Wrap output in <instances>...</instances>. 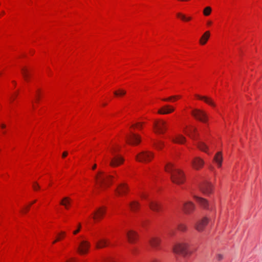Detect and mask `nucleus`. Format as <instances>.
<instances>
[{
  "mask_svg": "<svg viewBox=\"0 0 262 262\" xmlns=\"http://www.w3.org/2000/svg\"><path fill=\"white\" fill-rule=\"evenodd\" d=\"M116 174L115 176H113L107 174L102 171H99L95 177L96 189H105L116 179Z\"/></svg>",
  "mask_w": 262,
  "mask_h": 262,
  "instance_id": "f257e3e1",
  "label": "nucleus"
},
{
  "mask_svg": "<svg viewBox=\"0 0 262 262\" xmlns=\"http://www.w3.org/2000/svg\"><path fill=\"white\" fill-rule=\"evenodd\" d=\"M165 170L166 172L170 174L171 180L173 183L181 184L184 182L185 180L184 174L171 162L166 164Z\"/></svg>",
  "mask_w": 262,
  "mask_h": 262,
  "instance_id": "f03ea898",
  "label": "nucleus"
},
{
  "mask_svg": "<svg viewBox=\"0 0 262 262\" xmlns=\"http://www.w3.org/2000/svg\"><path fill=\"white\" fill-rule=\"evenodd\" d=\"M143 124L141 122H137L133 124L130 128L129 133L126 134L123 137L124 141L130 145H138L141 142L140 137L134 132L135 129H141L142 128Z\"/></svg>",
  "mask_w": 262,
  "mask_h": 262,
  "instance_id": "7ed1b4c3",
  "label": "nucleus"
},
{
  "mask_svg": "<svg viewBox=\"0 0 262 262\" xmlns=\"http://www.w3.org/2000/svg\"><path fill=\"white\" fill-rule=\"evenodd\" d=\"M119 146L118 144L113 143L110 147V152L112 154L111 157L110 158V165L112 167L118 166L123 163V158L117 152L119 149Z\"/></svg>",
  "mask_w": 262,
  "mask_h": 262,
  "instance_id": "20e7f679",
  "label": "nucleus"
},
{
  "mask_svg": "<svg viewBox=\"0 0 262 262\" xmlns=\"http://www.w3.org/2000/svg\"><path fill=\"white\" fill-rule=\"evenodd\" d=\"M139 195L142 200L147 202L150 209L154 211L160 212L162 209L161 205L157 201L153 200L149 196L147 191L145 190H140L139 192Z\"/></svg>",
  "mask_w": 262,
  "mask_h": 262,
  "instance_id": "39448f33",
  "label": "nucleus"
},
{
  "mask_svg": "<svg viewBox=\"0 0 262 262\" xmlns=\"http://www.w3.org/2000/svg\"><path fill=\"white\" fill-rule=\"evenodd\" d=\"M77 251L80 254H86L90 248V243L83 236L74 238Z\"/></svg>",
  "mask_w": 262,
  "mask_h": 262,
  "instance_id": "423d86ee",
  "label": "nucleus"
},
{
  "mask_svg": "<svg viewBox=\"0 0 262 262\" xmlns=\"http://www.w3.org/2000/svg\"><path fill=\"white\" fill-rule=\"evenodd\" d=\"M93 241L97 249L102 248L108 245L107 241L105 238L103 233L98 231L93 235Z\"/></svg>",
  "mask_w": 262,
  "mask_h": 262,
  "instance_id": "0eeeda50",
  "label": "nucleus"
},
{
  "mask_svg": "<svg viewBox=\"0 0 262 262\" xmlns=\"http://www.w3.org/2000/svg\"><path fill=\"white\" fill-rule=\"evenodd\" d=\"M173 252L176 254H180L184 256H187L191 253L189 245L186 243L176 244L173 248Z\"/></svg>",
  "mask_w": 262,
  "mask_h": 262,
  "instance_id": "6e6552de",
  "label": "nucleus"
},
{
  "mask_svg": "<svg viewBox=\"0 0 262 262\" xmlns=\"http://www.w3.org/2000/svg\"><path fill=\"white\" fill-rule=\"evenodd\" d=\"M154 129L155 133L158 134H163L167 129L166 122L161 120H158L154 121Z\"/></svg>",
  "mask_w": 262,
  "mask_h": 262,
  "instance_id": "1a4fd4ad",
  "label": "nucleus"
},
{
  "mask_svg": "<svg viewBox=\"0 0 262 262\" xmlns=\"http://www.w3.org/2000/svg\"><path fill=\"white\" fill-rule=\"evenodd\" d=\"M154 157L153 153L150 151H142L136 157V160L139 162H148L150 161Z\"/></svg>",
  "mask_w": 262,
  "mask_h": 262,
  "instance_id": "9d476101",
  "label": "nucleus"
},
{
  "mask_svg": "<svg viewBox=\"0 0 262 262\" xmlns=\"http://www.w3.org/2000/svg\"><path fill=\"white\" fill-rule=\"evenodd\" d=\"M194 98L197 100L203 101L212 108H216V103L211 98L209 97L195 94L194 95Z\"/></svg>",
  "mask_w": 262,
  "mask_h": 262,
  "instance_id": "9b49d317",
  "label": "nucleus"
},
{
  "mask_svg": "<svg viewBox=\"0 0 262 262\" xmlns=\"http://www.w3.org/2000/svg\"><path fill=\"white\" fill-rule=\"evenodd\" d=\"M184 132L193 140H196L198 139V133L194 126L192 125L186 126L184 129Z\"/></svg>",
  "mask_w": 262,
  "mask_h": 262,
  "instance_id": "f8f14e48",
  "label": "nucleus"
},
{
  "mask_svg": "<svg viewBox=\"0 0 262 262\" xmlns=\"http://www.w3.org/2000/svg\"><path fill=\"white\" fill-rule=\"evenodd\" d=\"M194 198L195 201L203 208L211 211L214 210L213 206L212 204H209L206 200L196 196H194Z\"/></svg>",
  "mask_w": 262,
  "mask_h": 262,
  "instance_id": "ddd939ff",
  "label": "nucleus"
},
{
  "mask_svg": "<svg viewBox=\"0 0 262 262\" xmlns=\"http://www.w3.org/2000/svg\"><path fill=\"white\" fill-rule=\"evenodd\" d=\"M182 209L185 213L190 214L194 210L195 205L192 202L187 201L183 203Z\"/></svg>",
  "mask_w": 262,
  "mask_h": 262,
  "instance_id": "4468645a",
  "label": "nucleus"
},
{
  "mask_svg": "<svg viewBox=\"0 0 262 262\" xmlns=\"http://www.w3.org/2000/svg\"><path fill=\"white\" fill-rule=\"evenodd\" d=\"M105 212V208L103 207H100L98 209L92 216V220L94 221H97L102 219Z\"/></svg>",
  "mask_w": 262,
  "mask_h": 262,
  "instance_id": "2eb2a0df",
  "label": "nucleus"
},
{
  "mask_svg": "<svg viewBox=\"0 0 262 262\" xmlns=\"http://www.w3.org/2000/svg\"><path fill=\"white\" fill-rule=\"evenodd\" d=\"M200 189L204 193L209 194L212 191L213 186L210 183L205 181L201 185Z\"/></svg>",
  "mask_w": 262,
  "mask_h": 262,
  "instance_id": "dca6fc26",
  "label": "nucleus"
},
{
  "mask_svg": "<svg viewBox=\"0 0 262 262\" xmlns=\"http://www.w3.org/2000/svg\"><path fill=\"white\" fill-rule=\"evenodd\" d=\"M128 190V186L125 183H121L116 190V195L121 196L127 193Z\"/></svg>",
  "mask_w": 262,
  "mask_h": 262,
  "instance_id": "f3484780",
  "label": "nucleus"
},
{
  "mask_svg": "<svg viewBox=\"0 0 262 262\" xmlns=\"http://www.w3.org/2000/svg\"><path fill=\"white\" fill-rule=\"evenodd\" d=\"M148 242L152 248L156 249H158L160 248L161 239L159 237L152 236L150 237Z\"/></svg>",
  "mask_w": 262,
  "mask_h": 262,
  "instance_id": "a211bd4d",
  "label": "nucleus"
},
{
  "mask_svg": "<svg viewBox=\"0 0 262 262\" xmlns=\"http://www.w3.org/2000/svg\"><path fill=\"white\" fill-rule=\"evenodd\" d=\"M192 166L196 169L202 168L204 164V160L200 157H195L191 162Z\"/></svg>",
  "mask_w": 262,
  "mask_h": 262,
  "instance_id": "6ab92c4d",
  "label": "nucleus"
},
{
  "mask_svg": "<svg viewBox=\"0 0 262 262\" xmlns=\"http://www.w3.org/2000/svg\"><path fill=\"white\" fill-rule=\"evenodd\" d=\"M223 162V155L221 151H219L215 154L213 159V163L215 164L218 168L222 166Z\"/></svg>",
  "mask_w": 262,
  "mask_h": 262,
  "instance_id": "aec40b11",
  "label": "nucleus"
},
{
  "mask_svg": "<svg viewBox=\"0 0 262 262\" xmlns=\"http://www.w3.org/2000/svg\"><path fill=\"white\" fill-rule=\"evenodd\" d=\"M208 223V218L205 217L201 221H199L196 223L195 226V228L196 230L199 231H201L204 230L206 226L207 225Z\"/></svg>",
  "mask_w": 262,
  "mask_h": 262,
  "instance_id": "412c9836",
  "label": "nucleus"
},
{
  "mask_svg": "<svg viewBox=\"0 0 262 262\" xmlns=\"http://www.w3.org/2000/svg\"><path fill=\"white\" fill-rule=\"evenodd\" d=\"M42 97V93L41 90L40 89H38L36 90L35 98L33 101L32 102V107L33 109L36 108V105L40 103L41 99Z\"/></svg>",
  "mask_w": 262,
  "mask_h": 262,
  "instance_id": "4be33fe9",
  "label": "nucleus"
},
{
  "mask_svg": "<svg viewBox=\"0 0 262 262\" xmlns=\"http://www.w3.org/2000/svg\"><path fill=\"white\" fill-rule=\"evenodd\" d=\"M169 139L174 143L183 144L185 142V138L181 135L178 134L175 136L169 137Z\"/></svg>",
  "mask_w": 262,
  "mask_h": 262,
  "instance_id": "5701e85b",
  "label": "nucleus"
},
{
  "mask_svg": "<svg viewBox=\"0 0 262 262\" xmlns=\"http://www.w3.org/2000/svg\"><path fill=\"white\" fill-rule=\"evenodd\" d=\"M174 108L172 106L165 105L158 110L159 115H166L173 112Z\"/></svg>",
  "mask_w": 262,
  "mask_h": 262,
  "instance_id": "b1692460",
  "label": "nucleus"
},
{
  "mask_svg": "<svg viewBox=\"0 0 262 262\" xmlns=\"http://www.w3.org/2000/svg\"><path fill=\"white\" fill-rule=\"evenodd\" d=\"M126 236L129 242L134 243L137 240L138 238V234L135 231L133 230H129L126 232Z\"/></svg>",
  "mask_w": 262,
  "mask_h": 262,
  "instance_id": "393cba45",
  "label": "nucleus"
},
{
  "mask_svg": "<svg viewBox=\"0 0 262 262\" xmlns=\"http://www.w3.org/2000/svg\"><path fill=\"white\" fill-rule=\"evenodd\" d=\"M197 147L201 151L209 154L208 147L203 141H199L195 143Z\"/></svg>",
  "mask_w": 262,
  "mask_h": 262,
  "instance_id": "a878e982",
  "label": "nucleus"
},
{
  "mask_svg": "<svg viewBox=\"0 0 262 262\" xmlns=\"http://www.w3.org/2000/svg\"><path fill=\"white\" fill-rule=\"evenodd\" d=\"M210 34L209 31H206L201 36L200 39V43L201 45H205L210 37Z\"/></svg>",
  "mask_w": 262,
  "mask_h": 262,
  "instance_id": "bb28decb",
  "label": "nucleus"
},
{
  "mask_svg": "<svg viewBox=\"0 0 262 262\" xmlns=\"http://www.w3.org/2000/svg\"><path fill=\"white\" fill-rule=\"evenodd\" d=\"M100 262H118V259L113 255L103 256L101 258Z\"/></svg>",
  "mask_w": 262,
  "mask_h": 262,
  "instance_id": "cd10ccee",
  "label": "nucleus"
},
{
  "mask_svg": "<svg viewBox=\"0 0 262 262\" xmlns=\"http://www.w3.org/2000/svg\"><path fill=\"white\" fill-rule=\"evenodd\" d=\"M155 148L158 150H161L164 147V142L160 140H155L153 142Z\"/></svg>",
  "mask_w": 262,
  "mask_h": 262,
  "instance_id": "c85d7f7f",
  "label": "nucleus"
},
{
  "mask_svg": "<svg viewBox=\"0 0 262 262\" xmlns=\"http://www.w3.org/2000/svg\"><path fill=\"white\" fill-rule=\"evenodd\" d=\"M129 208L132 211L136 212L140 208V205L138 201L134 200L132 201L129 204Z\"/></svg>",
  "mask_w": 262,
  "mask_h": 262,
  "instance_id": "c756f323",
  "label": "nucleus"
},
{
  "mask_svg": "<svg viewBox=\"0 0 262 262\" xmlns=\"http://www.w3.org/2000/svg\"><path fill=\"white\" fill-rule=\"evenodd\" d=\"M177 17L184 22H188L191 20L192 17L187 16L185 14L179 12L177 13Z\"/></svg>",
  "mask_w": 262,
  "mask_h": 262,
  "instance_id": "7c9ffc66",
  "label": "nucleus"
},
{
  "mask_svg": "<svg viewBox=\"0 0 262 262\" xmlns=\"http://www.w3.org/2000/svg\"><path fill=\"white\" fill-rule=\"evenodd\" d=\"M60 203L62 205L64 206L66 209H69L71 204V200L69 198L65 197L62 199Z\"/></svg>",
  "mask_w": 262,
  "mask_h": 262,
  "instance_id": "2f4dec72",
  "label": "nucleus"
},
{
  "mask_svg": "<svg viewBox=\"0 0 262 262\" xmlns=\"http://www.w3.org/2000/svg\"><path fill=\"white\" fill-rule=\"evenodd\" d=\"M212 12V8L210 6H207L204 8L203 11V14L205 16H209Z\"/></svg>",
  "mask_w": 262,
  "mask_h": 262,
  "instance_id": "473e14b6",
  "label": "nucleus"
},
{
  "mask_svg": "<svg viewBox=\"0 0 262 262\" xmlns=\"http://www.w3.org/2000/svg\"><path fill=\"white\" fill-rule=\"evenodd\" d=\"M180 98V96H173L169 97L166 99H163V100L164 101L174 102V101H177V100L179 99Z\"/></svg>",
  "mask_w": 262,
  "mask_h": 262,
  "instance_id": "72a5a7b5",
  "label": "nucleus"
},
{
  "mask_svg": "<svg viewBox=\"0 0 262 262\" xmlns=\"http://www.w3.org/2000/svg\"><path fill=\"white\" fill-rule=\"evenodd\" d=\"M21 73H22V74H23L24 77L27 80L28 79V78H29V74H30L29 70L26 68H24L21 70Z\"/></svg>",
  "mask_w": 262,
  "mask_h": 262,
  "instance_id": "f704fd0d",
  "label": "nucleus"
},
{
  "mask_svg": "<svg viewBox=\"0 0 262 262\" xmlns=\"http://www.w3.org/2000/svg\"><path fill=\"white\" fill-rule=\"evenodd\" d=\"M125 94V91L123 90H118L114 92V95L116 97H122Z\"/></svg>",
  "mask_w": 262,
  "mask_h": 262,
  "instance_id": "c9c22d12",
  "label": "nucleus"
},
{
  "mask_svg": "<svg viewBox=\"0 0 262 262\" xmlns=\"http://www.w3.org/2000/svg\"><path fill=\"white\" fill-rule=\"evenodd\" d=\"M66 233L64 232H61L59 234H58L56 237V239L53 242V244H54L55 243L60 241V239L64 238L65 236Z\"/></svg>",
  "mask_w": 262,
  "mask_h": 262,
  "instance_id": "e433bc0d",
  "label": "nucleus"
},
{
  "mask_svg": "<svg viewBox=\"0 0 262 262\" xmlns=\"http://www.w3.org/2000/svg\"><path fill=\"white\" fill-rule=\"evenodd\" d=\"M196 119L199 120L203 122H206L208 120L207 116H195Z\"/></svg>",
  "mask_w": 262,
  "mask_h": 262,
  "instance_id": "4c0bfd02",
  "label": "nucleus"
},
{
  "mask_svg": "<svg viewBox=\"0 0 262 262\" xmlns=\"http://www.w3.org/2000/svg\"><path fill=\"white\" fill-rule=\"evenodd\" d=\"M178 229L182 232H184L187 230V227L183 224H180L178 226Z\"/></svg>",
  "mask_w": 262,
  "mask_h": 262,
  "instance_id": "58836bf2",
  "label": "nucleus"
},
{
  "mask_svg": "<svg viewBox=\"0 0 262 262\" xmlns=\"http://www.w3.org/2000/svg\"><path fill=\"white\" fill-rule=\"evenodd\" d=\"M223 257L224 256L223 254L221 253H217L215 255V259L217 261H220L223 259Z\"/></svg>",
  "mask_w": 262,
  "mask_h": 262,
  "instance_id": "ea45409f",
  "label": "nucleus"
},
{
  "mask_svg": "<svg viewBox=\"0 0 262 262\" xmlns=\"http://www.w3.org/2000/svg\"><path fill=\"white\" fill-rule=\"evenodd\" d=\"M81 225L79 224L78 225L77 228L75 230H73V235L77 234L80 231V230L81 229Z\"/></svg>",
  "mask_w": 262,
  "mask_h": 262,
  "instance_id": "a19ab883",
  "label": "nucleus"
},
{
  "mask_svg": "<svg viewBox=\"0 0 262 262\" xmlns=\"http://www.w3.org/2000/svg\"><path fill=\"white\" fill-rule=\"evenodd\" d=\"M66 262H79V261L75 258L72 257L67 259Z\"/></svg>",
  "mask_w": 262,
  "mask_h": 262,
  "instance_id": "79ce46f5",
  "label": "nucleus"
},
{
  "mask_svg": "<svg viewBox=\"0 0 262 262\" xmlns=\"http://www.w3.org/2000/svg\"><path fill=\"white\" fill-rule=\"evenodd\" d=\"M33 187L34 190H37L39 188V186L37 183H34V184H33Z\"/></svg>",
  "mask_w": 262,
  "mask_h": 262,
  "instance_id": "37998d69",
  "label": "nucleus"
},
{
  "mask_svg": "<svg viewBox=\"0 0 262 262\" xmlns=\"http://www.w3.org/2000/svg\"><path fill=\"white\" fill-rule=\"evenodd\" d=\"M212 22L211 20H208L206 23V25L207 27H210L212 25Z\"/></svg>",
  "mask_w": 262,
  "mask_h": 262,
  "instance_id": "c03bdc74",
  "label": "nucleus"
},
{
  "mask_svg": "<svg viewBox=\"0 0 262 262\" xmlns=\"http://www.w3.org/2000/svg\"><path fill=\"white\" fill-rule=\"evenodd\" d=\"M68 155V152L67 151H64L63 152V154H62V158H66Z\"/></svg>",
  "mask_w": 262,
  "mask_h": 262,
  "instance_id": "a18cd8bd",
  "label": "nucleus"
},
{
  "mask_svg": "<svg viewBox=\"0 0 262 262\" xmlns=\"http://www.w3.org/2000/svg\"><path fill=\"white\" fill-rule=\"evenodd\" d=\"M6 127V125L5 124L2 123L1 124V128L2 129H4Z\"/></svg>",
  "mask_w": 262,
  "mask_h": 262,
  "instance_id": "49530a36",
  "label": "nucleus"
},
{
  "mask_svg": "<svg viewBox=\"0 0 262 262\" xmlns=\"http://www.w3.org/2000/svg\"><path fill=\"white\" fill-rule=\"evenodd\" d=\"M169 234V235L173 236L174 233L173 231H170Z\"/></svg>",
  "mask_w": 262,
  "mask_h": 262,
  "instance_id": "de8ad7c7",
  "label": "nucleus"
},
{
  "mask_svg": "<svg viewBox=\"0 0 262 262\" xmlns=\"http://www.w3.org/2000/svg\"><path fill=\"white\" fill-rule=\"evenodd\" d=\"M12 84L13 87H15L16 86V82L15 81H12Z\"/></svg>",
  "mask_w": 262,
  "mask_h": 262,
  "instance_id": "09e8293b",
  "label": "nucleus"
},
{
  "mask_svg": "<svg viewBox=\"0 0 262 262\" xmlns=\"http://www.w3.org/2000/svg\"><path fill=\"white\" fill-rule=\"evenodd\" d=\"M96 167H97V165H96V164H94V165H93V167H92V169H93V170L95 169V168H96Z\"/></svg>",
  "mask_w": 262,
  "mask_h": 262,
  "instance_id": "8fccbe9b",
  "label": "nucleus"
},
{
  "mask_svg": "<svg viewBox=\"0 0 262 262\" xmlns=\"http://www.w3.org/2000/svg\"><path fill=\"white\" fill-rule=\"evenodd\" d=\"M28 210V207H26L25 210L24 211V213H26Z\"/></svg>",
  "mask_w": 262,
  "mask_h": 262,
  "instance_id": "3c124183",
  "label": "nucleus"
},
{
  "mask_svg": "<svg viewBox=\"0 0 262 262\" xmlns=\"http://www.w3.org/2000/svg\"><path fill=\"white\" fill-rule=\"evenodd\" d=\"M150 262H159V261L157 259H152Z\"/></svg>",
  "mask_w": 262,
  "mask_h": 262,
  "instance_id": "603ef678",
  "label": "nucleus"
},
{
  "mask_svg": "<svg viewBox=\"0 0 262 262\" xmlns=\"http://www.w3.org/2000/svg\"><path fill=\"white\" fill-rule=\"evenodd\" d=\"M106 104H107V102H103V103H102V105L103 106H105V105H106Z\"/></svg>",
  "mask_w": 262,
  "mask_h": 262,
  "instance_id": "864d4df0",
  "label": "nucleus"
},
{
  "mask_svg": "<svg viewBox=\"0 0 262 262\" xmlns=\"http://www.w3.org/2000/svg\"><path fill=\"white\" fill-rule=\"evenodd\" d=\"M187 147H188V149L190 151L191 148L190 147H188V146Z\"/></svg>",
  "mask_w": 262,
  "mask_h": 262,
  "instance_id": "5fc2aeb1",
  "label": "nucleus"
},
{
  "mask_svg": "<svg viewBox=\"0 0 262 262\" xmlns=\"http://www.w3.org/2000/svg\"><path fill=\"white\" fill-rule=\"evenodd\" d=\"M31 206V204H30V205H29V206H27V207H28V208L30 206Z\"/></svg>",
  "mask_w": 262,
  "mask_h": 262,
  "instance_id": "6e6d98bb",
  "label": "nucleus"
},
{
  "mask_svg": "<svg viewBox=\"0 0 262 262\" xmlns=\"http://www.w3.org/2000/svg\"><path fill=\"white\" fill-rule=\"evenodd\" d=\"M31 206V204H30V205H29V206H27V207H28V208L30 206Z\"/></svg>",
  "mask_w": 262,
  "mask_h": 262,
  "instance_id": "4d7b16f0",
  "label": "nucleus"
},
{
  "mask_svg": "<svg viewBox=\"0 0 262 262\" xmlns=\"http://www.w3.org/2000/svg\"><path fill=\"white\" fill-rule=\"evenodd\" d=\"M193 115H196V114H193Z\"/></svg>",
  "mask_w": 262,
  "mask_h": 262,
  "instance_id": "13d9d810",
  "label": "nucleus"
}]
</instances>
